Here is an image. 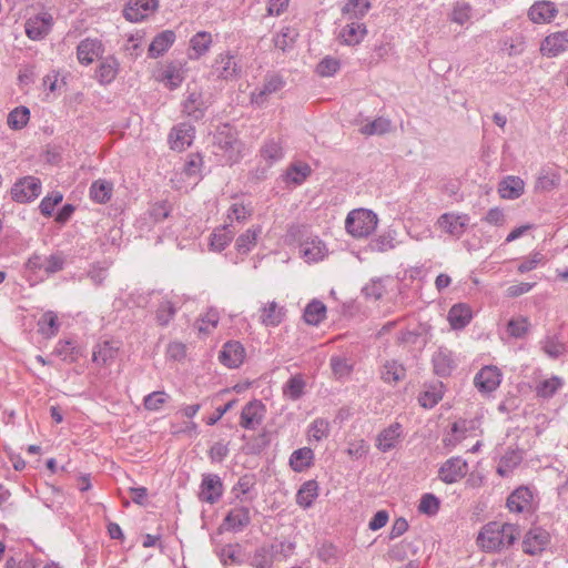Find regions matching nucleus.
<instances>
[{"instance_id":"obj_22","label":"nucleus","mask_w":568,"mask_h":568,"mask_svg":"<svg viewBox=\"0 0 568 568\" xmlns=\"http://www.w3.org/2000/svg\"><path fill=\"white\" fill-rule=\"evenodd\" d=\"M207 104L203 99L200 91L187 92L186 98L182 102V112L194 121H200L204 118Z\"/></svg>"},{"instance_id":"obj_62","label":"nucleus","mask_w":568,"mask_h":568,"mask_svg":"<svg viewBox=\"0 0 568 568\" xmlns=\"http://www.w3.org/2000/svg\"><path fill=\"white\" fill-rule=\"evenodd\" d=\"M562 386V381L558 376H552L541 381L536 386V394L541 398H550Z\"/></svg>"},{"instance_id":"obj_11","label":"nucleus","mask_w":568,"mask_h":568,"mask_svg":"<svg viewBox=\"0 0 568 568\" xmlns=\"http://www.w3.org/2000/svg\"><path fill=\"white\" fill-rule=\"evenodd\" d=\"M468 470L467 460L454 456L448 458L438 469V478L448 485L455 484L464 478Z\"/></svg>"},{"instance_id":"obj_44","label":"nucleus","mask_w":568,"mask_h":568,"mask_svg":"<svg viewBox=\"0 0 568 568\" xmlns=\"http://www.w3.org/2000/svg\"><path fill=\"white\" fill-rule=\"evenodd\" d=\"M443 396L444 384L442 382H436L425 387L418 396V403L422 407L430 409L442 400Z\"/></svg>"},{"instance_id":"obj_36","label":"nucleus","mask_w":568,"mask_h":568,"mask_svg":"<svg viewBox=\"0 0 568 568\" xmlns=\"http://www.w3.org/2000/svg\"><path fill=\"white\" fill-rule=\"evenodd\" d=\"M318 483L315 479L306 480L301 485L296 493V504L303 509H308L318 497Z\"/></svg>"},{"instance_id":"obj_1","label":"nucleus","mask_w":568,"mask_h":568,"mask_svg":"<svg viewBox=\"0 0 568 568\" xmlns=\"http://www.w3.org/2000/svg\"><path fill=\"white\" fill-rule=\"evenodd\" d=\"M518 534L516 525L491 521L481 528L477 540L485 551L496 552L513 546Z\"/></svg>"},{"instance_id":"obj_33","label":"nucleus","mask_w":568,"mask_h":568,"mask_svg":"<svg viewBox=\"0 0 568 568\" xmlns=\"http://www.w3.org/2000/svg\"><path fill=\"white\" fill-rule=\"evenodd\" d=\"M447 318L453 329H463L470 323L473 311L468 304L457 303L450 307Z\"/></svg>"},{"instance_id":"obj_58","label":"nucleus","mask_w":568,"mask_h":568,"mask_svg":"<svg viewBox=\"0 0 568 568\" xmlns=\"http://www.w3.org/2000/svg\"><path fill=\"white\" fill-rule=\"evenodd\" d=\"M329 435V422L325 418H315L307 428L310 440L321 442Z\"/></svg>"},{"instance_id":"obj_12","label":"nucleus","mask_w":568,"mask_h":568,"mask_svg":"<svg viewBox=\"0 0 568 568\" xmlns=\"http://www.w3.org/2000/svg\"><path fill=\"white\" fill-rule=\"evenodd\" d=\"M52 26V16L48 12H43L29 18L24 23V31L30 40L39 41L50 33Z\"/></svg>"},{"instance_id":"obj_16","label":"nucleus","mask_w":568,"mask_h":568,"mask_svg":"<svg viewBox=\"0 0 568 568\" xmlns=\"http://www.w3.org/2000/svg\"><path fill=\"white\" fill-rule=\"evenodd\" d=\"M223 495V483L219 475L206 474L203 475L199 498L201 501L209 504L217 503Z\"/></svg>"},{"instance_id":"obj_34","label":"nucleus","mask_w":568,"mask_h":568,"mask_svg":"<svg viewBox=\"0 0 568 568\" xmlns=\"http://www.w3.org/2000/svg\"><path fill=\"white\" fill-rule=\"evenodd\" d=\"M285 315V308L272 301L261 307L260 321L266 327H276L284 321Z\"/></svg>"},{"instance_id":"obj_38","label":"nucleus","mask_w":568,"mask_h":568,"mask_svg":"<svg viewBox=\"0 0 568 568\" xmlns=\"http://www.w3.org/2000/svg\"><path fill=\"white\" fill-rule=\"evenodd\" d=\"M314 452L310 447H302L294 450L288 459V465L295 473H302L314 464Z\"/></svg>"},{"instance_id":"obj_23","label":"nucleus","mask_w":568,"mask_h":568,"mask_svg":"<svg viewBox=\"0 0 568 568\" xmlns=\"http://www.w3.org/2000/svg\"><path fill=\"white\" fill-rule=\"evenodd\" d=\"M557 14L556 3L548 0L536 1L528 10V17L534 23H549Z\"/></svg>"},{"instance_id":"obj_5","label":"nucleus","mask_w":568,"mask_h":568,"mask_svg":"<svg viewBox=\"0 0 568 568\" xmlns=\"http://www.w3.org/2000/svg\"><path fill=\"white\" fill-rule=\"evenodd\" d=\"M241 71L236 57L230 51L217 54L212 64V74L225 81L237 79Z\"/></svg>"},{"instance_id":"obj_48","label":"nucleus","mask_w":568,"mask_h":568,"mask_svg":"<svg viewBox=\"0 0 568 568\" xmlns=\"http://www.w3.org/2000/svg\"><path fill=\"white\" fill-rule=\"evenodd\" d=\"M406 377L405 366L396 359L386 361L381 368V378L384 383L392 384Z\"/></svg>"},{"instance_id":"obj_14","label":"nucleus","mask_w":568,"mask_h":568,"mask_svg":"<svg viewBox=\"0 0 568 568\" xmlns=\"http://www.w3.org/2000/svg\"><path fill=\"white\" fill-rule=\"evenodd\" d=\"M501 372L496 366H484L474 378V384L481 394L495 392L501 383Z\"/></svg>"},{"instance_id":"obj_56","label":"nucleus","mask_w":568,"mask_h":568,"mask_svg":"<svg viewBox=\"0 0 568 568\" xmlns=\"http://www.w3.org/2000/svg\"><path fill=\"white\" fill-rule=\"evenodd\" d=\"M29 120V108L20 105L9 112L7 123L12 130H21L28 124Z\"/></svg>"},{"instance_id":"obj_64","label":"nucleus","mask_w":568,"mask_h":568,"mask_svg":"<svg viewBox=\"0 0 568 568\" xmlns=\"http://www.w3.org/2000/svg\"><path fill=\"white\" fill-rule=\"evenodd\" d=\"M341 69V61L331 55L323 58L316 65V73L320 77L328 78L334 77Z\"/></svg>"},{"instance_id":"obj_30","label":"nucleus","mask_w":568,"mask_h":568,"mask_svg":"<svg viewBox=\"0 0 568 568\" xmlns=\"http://www.w3.org/2000/svg\"><path fill=\"white\" fill-rule=\"evenodd\" d=\"M120 71V62L114 55L103 58L95 71V78L100 84L106 85L113 82Z\"/></svg>"},{"instance_id":"obj_18","label":"nucleus","mask_w":568,"mask_h":568,"mask_svg":"<svg viewBox=\"0 0 568 568\" xmlns=\"http://www.w3.org/2000/svg\"><path fill=\"white\" fill-rule=\"evenodd\" d=\"M568 50V30L548 34L540 44L544 57L555 58Z\"/></svg>"},{"instance_id":"obj_25","label":"nucleus","mask_w":568,"mask_h":568,"mask_svg":"<svg viewBox=\"0 0 568 568\" xmlns=\"http://www.w3.org/2000/svg\"><path fill=\"white\" fill-rule=\"evenodd\" d=\"M434 373L439 377L449 376L456 364L453 352L445 347H439L432 356Z\"/></svg>"},{"instance_id":"obj_27","label":"nucleus","mask_w":568,"mask_h":568,"mask_svg":"<svg viewBox=\"0 0 568 568\" xmlns=\"http://www.w3.org/2000/svg\"><path fill=\"white\" fill-rule=\"evenodd\" d=\"M119 345L111 341H103L95 345L92 362L98 366H110L118 356Z\"/></svg>"},{"instance_id":"obj_17","label":"nucleus","mask_w":568,"mask_h":568,"mask_svg":"<svg viewBox=\"0 0 568 568\" xmlns=\"http://www.w3.org/2000/svg\"><path fill=\"white\" fill-rule=\"evenodd\" d=\"M195 138V128L190 123H179L169 134L170 148L174 151H183L189 148Z\"/></svg>"},{"instance_id":"obj_20","label":"nucleus","mask_w":568,"mask_h":568,"mask_svg":"<svg viewBox=\"0 0 568 568\" xmlns=\"http://www.w3.org/2000/svg\"><path fill=\"white\" fill-rule=\"evenodd\" d=\"M245 358V348L237 341H229L220 351V362L229 368H237Z\"/></svg>"},{"instance_id":"obj_3","label":"nucleus","mask_w":568,"mask_h":568,"mask_svg":"<svg viewBox=\"0 0 568 568\" xmlns=\"http://www.w3.org/2000/svg\"><path fill=\"white\" fill-rule=\"evenodd\" d=\"M377 223V214L372 210L356 209L348 213L345 229L354 237H366L376 230Z\"/></svg>"},{"instance_id":"obj_54","label":"nucleus","mask_w":568,"mask_h":568,"mask_svg":"<svg viewBox=\"0 0 568 568\" xmlns=\"http://www.w3.org/2000/svg\"><path fill=\"white\" fill-rule=\"evenodd\" d=\"M255 481L253 476L251 475H244L239 478L237 483L232 488V494L234 495L235 499H239L240 501L248 500L252 501L255 496L246 497L252 489L254 488Z\"/></svg>"},{"instance_id":"obj_43","label":"nucleus","mask_w":568,"mask_h":568,"mask_svg":"<svg viewBox=\"0 0 568 568\" xmlns=\"http://www.w3.org/2000/svg\"><path fill=\"white\" fill-rule=\"evenodd\" d=\"M306 382L301 374L291 376L282 387V394L285 399L296 402L305 394Z\"/></svg>"},{"instance_id":"obj_41","label":"nucleus","mask_w":568,"mask_h":568,"mask_svg":"<svg viewBox=\"0 0 568 568\" xmlns=\"http://www.w3.org/2000/svg\"><path fill=\"white\" fill-rule=\"evenodd\" d=\"M525 183L519 176H507L499 183L498 192L505 200H516L524 193Z\"/></svg>"},{"instance_id":"obj_24","label":"nucleus","mask_w":568,"mask_h":568,"mask_svg":"<svg viewBox=\"0 0 568 568\" xmlns=\"http://www.w3.org/2000/svg\"><path fill=\"white\" fill-rule=\"evenodd\" d=\"M251 523V511L246 506L232 508L225 516L223 525L226 530L233 532L242 531Z\"/></svg>"},{"instance_id":"obj_42","label":"nucleus","mask_w":568,"mask_h":568,"mask_svg":"<svg viewBox=\"0 0 568 568\" xmlns=\"http://www.w3.org/2000/svg\"><path fill=\"white\" fill-rule=\"evenodd\" d=\"M261 158L271 166L284 158L282 142L274 138L266 139L260 149Z\"/></svg>"},{"instance_id":"obj_55","label":"nucleus","mask_w":568,"mask_h":568,"mask_svg":"<svg viewBox=\"0 0 568 568\" xmlns=\"http://www.w3.org/2000/svg\"><path fill=\"white\" fill-rule=\"evenodd\" d=\"M297 37L298 32L296 31L295 28L283 27L274 38V45L275 48L285 52L293 48Z\"/></svg>"},{"instance_id":"obj_57","label":"nucleus","mask_w":568,"mask_h":568,"mask_svg":"<svg viewBox=\"0 0 568 568\" xmlns=\"http://www.w3.org/2000/svg\"><path fill=\"white\" fill-rule=\"evenodd\" d=\"M203 166V159L199 153L189 154L182 169V173L187 179L197 181L201 179V169Z\"/></svg>"},{"instance_id":"obj_52","label":"nucleus","mask_w":568,"mask_h":568,"mask_svg":"<svg viewBox=\"0 0 568 568\" xmlns=\"http://www.w3.org/2000/svg\"><path fill=\"white\" fill-rule=\"evenodd\" d=\"M262 232L260 225L247 229L235 242V248L241 254H247L256 244L257 237Z\"/></svg>"},{"instance_id":"obj_37","label":"nucleus","mask_w":568,"mask_h":568,"mask_svg":"<svg viewBox=\"0 0 568 568\" xmlns=\"http://www.w3.org/2000/svg\"><path fill=\"white\" fill-rule=\"evenodd\" d=\"M60 326L58 314L53 311L44 312L37 322L38 333L44 338L54 337L59 333Z\"/></svg>"},{"instance_id":"obj_19","label":"nucleus","mask_w":568,"mask_h":568,"mask_svg":"<svg viewBox=\"0 0 568 568\" xmlns=\"http://www.w3.org/2000/svg\"><path fill=\"white\" fill-rule=\"evenodd\" d=\"M285 85L284 79L278 74L267 75L265 81L260 89H255L251 93V102L254 105L262 106L267 97L283 89Z\"/></svg>"},{"instance_id":"obj_31","label":"nucleus","mask_w":568,"mask_h":568,"mask_svg":"<svg viewBox=\"0 0 568 568\" xmlns=\"http://www.w3.org/2000/svg\"><path fill=\"white\" fill-rule=\"evenodd\" d=\"M532 497V491L528 487L521 486L508 496L506 505L510 511L520 514L530 507Z\"/></svg>"},{"instance_id":"obj_59","label":"nucleus","mask_w":568,"mask_h":568,"mask_svg":"<svg viewBox=\"0 0 568 568\" xmlns=\"http://www.w3.org/2000/svg\"><path fill=\"white\" fill-rule=\"evenodd\" d=\"M308 164H293L285 172V181L295 185H301L311 174Z\"/></svg>"},{"instance_id":"obj_63","label":"nucleus","mask_w":568,"mask_h":568,"mask_svg":"<svg viewBox=\"0 0 568 568\" xmlns=\"http://www.w3.org/2000/svg\"><path fill=\"white\" fill-rule=\"evenodd\" d=\"M219 558L224 566H226L229 562L235 565H242L244 562L243 558L241 557V546L239 544L225 545L219 551Z\"/></svg>"},{"instance_id":"obj_29","label":"nucleus","mask_w":568,"mask_h":568,"mask_svg":"<svg viewBox=\"0 0 568 568\" xmlns=\"http://www.w3.org/2000/svg\"><path fill=\"white\" fill-rule=\"evenodd\" d=\"M397 245V231L395 229L389 227L383 233L369 240L367 244V251L385 253L390 250H394Z\"/></svg>"},{"instance_id":"obj_26","label":"nucleus","mask_w":568,"mask_h":568,"mask_svg":"<svg viewBox=\"0 0 568 568\" xmlns=\"http://www.w3.org/2000/svg\"><path fill=\"white\" fill-rule=\"evenodd\" d=\"M176 34L173 30H164L158 33L151 41L148 55L151 59L162 57L174 44Z\"/></svg>"},{"instance_id":"obj_7","label":"nucleus","mask_w":568,"mask_h":568,"mask_svg":"<svg viewBox=\"0 0 568 568\" xmlns=\"http://www.w3.org/2000/svg\"><path fill=\"white\" fill-rule=\"evenodd\" d=\"M404 437L403 425L398 422H394L377 434L375 445L381 453H388L397 448Z\"/></svg>"},{"instance_id":"obj_49","label":"nucleus","mask_w":568,"mask_h":568,"mask_svg":"<svg viewBox=\"0 0 568 568\" xmlns=\"http://www.w3.org/2000/svg\"><path fill=\"white\" fill-rule=\"evenodd\" d=\"M212 45V36L206 31L196 32L190 40V47L192 53L190 54V59H200L206 52H209Z\"/></svg>"},{"instance_id":"obj_40","label":"nucleus","mask_w":568,"mask_h":568,"mask_svg":"<svg viewBox=\"0 0 568 568\" xmlns=\"http://www.w3.org/2000/svg\"><path fill=\"white\" fill-rule=\"evenodd\" d=\"M539 344L542 352L552 359H557L568 352L567 345L557 334H547Z\"/></svg>"},{"instance_id":"obj_47","label":"nucleus","mask_w":568,"mask_h":568,"mask_svg":"<svg viewBox=\"0 0 568 568\" xmlns=\"http://www.w3.org/2000/svg\"><path fill=\"white\" fill-rule=\"evenodd\" d=\"M316 556L325 564L335 565L344 558L345 551L343 548L331 541H323L316 548Z\"/></svg>"},{"instance_id":"obj_9","label":"nucleus","mask_w":568,"mask_h":568,"mask_svg":"<svg viewBox=\"0 0 568 568\" xmlns=\"http://www.w3.org/2000/svg\"><path fill=\"white\" fill-rule=\"evenodd\" d=\"M159 8V0H129L123 8L125 20L139 23L145 20Z\"/></svg>"},{"instance_id":"obj_15","label":"nucleus","mask_w":568,"mask_h":568,"mask_svg":"<svg viewBox=\"0 0 568 568\" xmlns=\"http://www.w3.org/2000/svg\"><path fill=\"white\" fill-rule=\"evenodd\" d=\"M469 215L465 213H444L438 217V226L452 236L460 237L469 223Z\"/></svg>"},{"instance_id":"obj_35","label":"nucleus","mask_w":568,"mask_h":568,"mask_svg":"<svg viewBox=\"0 0 568 568\" xmlns=\"http://www.w3.org/2000/svg\"><path fill=\"white\" fill-rule=\"evenodd\" d=\"M349 22L341 30V39L347 45H356L361 43L366 33V26L361 21L348 20Z\"/></svg>"},{"instance_id":"obj_13","label":"nucleus","mask_w":568,"mask_h":568,"mask_svg":"<svg viewBox=\"0 0 568 568\" xmlns=\"http://www.w3.org/2000/svg\"><path fill=\"white\" fill-rule=\"evenodd\" d=\"M328 250L317 235H307L300 243V254L307 263L323 261Z\"/></svg>"},{"instance_id":"obj_6","label":"nucleus","mask_w":568,"mask_h":568,"mask_svg":"<svg viewBox=\"0 0 568 568\" xmlns=\"http://www.w3.org/2000/svg\"><path fill=\"white\" fill-rule=\"evenodd\" d=\"M266 415V406L260 399L247 402L242 408L240 426L246 430H255L263 423Z\"/></svg>"},{"instance_id":"obj_28","label":"nucleus","mask_w":568,"mask_h":568,"mask_svg":"<svg viewBox=\"0 0 568 568\" xmlns=\"http://www.w3.org/2000/svg\"><path fill=\"white\" fill-rule=\"evenodd\" d=\"M560 182L559 170L554 165H545L538 173L535 189L536 191L550 192L558 187Z\"/></svg>"},{"instance_id":"obj_50","label":"nucleus","mask_w":568,"mask_h":568,"mask_svg":"<svg viewBox=\"0 0 568 568\" xmlns=\"http://www.w3.org/2000/svg\"><path fill=\"white\" fill-rule=\"evenodd\" d=\"M234 232L230 224L215 229L210 236V248L214 252H222L233 240Z\"/></svg>"},{"instance_id":"obj_45","label":"nucleus","mask_w":568,"mask_h":568,"mask_svg":"<svg viewBox=\"0 0 568 568\" xmlns=\"http://www.w3.org/2000/svg\"><path fill=\"white\" fill-rule=\"evenodd\" d=\"M371 8V0H347L342 7V14L347 20L361 21Z\"/></svg>"},{"instance_id":"obj_4","label":"nucleus","mask_w":568,"mask_h":568,"mask_svg":"<svg viewBox=\"0 0 568 568\" xmlns=\"http://www.w3.org/2000/svg\"><path fill=\"white\" fill-rule=\"evenodd\" d=\"M42 191L40 179L27 175L19 179L11 187V197L18 203H29L36 200Z\"/></svg>"},{"instance_id":"obj_8","label":"nucleus","mask_w":568,"mask_h":568,"mask_svg":"<svg viewBox=\"0 0 568 568\" xmlns=\"http://www.w3.org/2000/svg\"><path fill=\"white\" fill-rule=\"evenodd\" d=\"M213 139L214 144L225 152L230 160H237L241 142L237 139L236 132L229 124L220 126Z\"/></svg>"},{"instance_id":"obj_2","label":"nucleus","mask_w":568,"mask_h":568,"mask_svg":"<svg viewBox=\"0 0 568 568\" xmlns=\"http://www.w3.org/2000/svg\"><path fill=\"white\" fill-rule=\"evenodd\" d=\"M138 301V306L144 307L148 303H151L152 306L156 307L155 320L161 326H166L179 310L178 303L160 291H152L146 295L139 294Z\"/></svg>"},{"instance_id":"obj_39","label":"nucleus","mask_w":568,"mask_h":568,"mask_svg":"<svg viewBox=\"0 0 568 568\" xmlns=\"http://www.w3.org/2000/svg\"><path fill=\"white\" fill-rule=\"evenodd\" d=\"M112 194L113 183L104 179L93 181L89 189L90 200L98 204H105L109 202Z\"/></svg>"},{"instance_id":"obj_60","label":"nucleus","mask_w":568,"mask_h":568,"mask_svg":"<svg viewBox=\"0 0 568 568\" xmlns=\"http://www.w3.org/2000/svg\"><path fill=\"white\" fill-rule=\"evenodd\" d=\"M170 399L165 390H154L143 398V407L149 412H159Z\"/></svg>"},{"instance_id":"obj_61","label":"nucleus","mask_w":568,"mask_h":568,"mask_svg":"<svg viewBox=\"0 0 568 568\" xmlns=\"http://www.w3.org/2000/svg\"><path fill=\"white\" fill-rule=\"evenodd\" d=\"M466 420L455 422L452 425V433L443 438V444L449 450L466 437Z\"/></svg>"},{"instance_id":"obj_21","label":"nucleus","mask_w":568,"mask_h":568,"mask_svg":"<svg viewBox=\"0 0 568 568\" xmlns=\"http://www.w3.org/2000/svg\"><path fill=\"white\" fill-rule=\"evenodd\" d=\"M52 354L65 363H77L84 356V348L73 338L60 339L57 342Z\"/></svg>"},{"instance_id":"obj_53","label":"nucleus","mask_w":568,"mask_h":568,"mask_svg":"<svg viewBox=\"0 0 568 568\" xmlns=\"http://www.w3.org/2000/svg\"><path fill=\"white\" fill-rule=\"evenodd\" d=\"M392 129V121L384 116H378L366 124L362 125L359 132L363 135H382L389 132Z\"/></svg>"},{"instance_id":"obj_32","label":"nucleus","mask_w":568,"mask_h":568,"mask_svg":"<svg viewBox=\"0 0 568 568\" xmlns=\"http://www.w3.org/2000/svg\"><path fill=\"white\" fill-rule=\"evenodd\" d=\"M102 52V43L98 39L87 38L77 47V57L81 64L89 65Z\"/></svg>"},{"instance_id":"obj_51","label":"nucleus","mask_w":568,"mask_h":568,"mask_svg":"<svg viewBox=\"0 0 568 568\" xmlns=\"http://www.w3.org/2000/svg\"><path fill=\"white\" fill-rule=\"evenodd\" d=\"M162 80L166 81L170 90H175L184 81V69L180 62H171L162 73Z\"/></svg>"},{"instance_id":"obj_10","label":"nucleus","mask_w":568,"mask_h":568,"mask_svg":"<svg viewBox=\"0 0 568 568\" xmlns=\"http://www.w3.org/2000/svg\"><path fill=\"white\" fill-rule=\"evenodd\" d=\"M550 542L549 532L541 527L530 528L523 539V550L529 556L542 554Z\"/></svg>"},{"instance_id":"obj_46","label":"nucleus","mask_w":568,"mask_h":568,"mask_svg":"<svg viewBox=\"0 0 568 568\" xmlns=\"http://www.w3.org/2000/svg\"><path fill=\"white\" fill-rule=\"evenodd\" d=\"M326 305L320 300H312L306 304L303 312V320L306 324L318 326L326 317Z\"/></svg>"}]
</instances>
